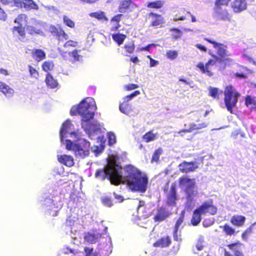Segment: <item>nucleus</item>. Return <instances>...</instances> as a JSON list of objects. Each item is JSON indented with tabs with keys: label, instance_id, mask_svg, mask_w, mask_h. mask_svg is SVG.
<instances>
[{
	"label": "nucleus",
	"instance_id": "9b49d317",
	"mask_svg": "<svg viewBox=\"0 0 256 256\" xmlns=\"http://www.w3.org/2000/svg\"><path fill=\"white\" fill-rule=\"evenodd\" d=\"M178 196L176 194V184L174 182L172 184L169 192L166 196V205L174 207L176 205Z\"/></svg>",
	"mask_w": 256,
	"mask_h": 256
},
{
	"label": "nucleus",
	"instance_id": "ddd939ff",
	"mask_svg": "<svg viewBox=\"0 0 256 256\" xmlns=\"http://www.w3.org/2000/svg\"><path fill=\"white\" fill-rule=\"evenodd\" d=\"M67 250L65 253L68 254L70 252L72 254V256H97V254L94 252V248H92L84 247V253L82 251L70 248H67Z\"/></svg>",
	"mask_w": 256,
	"mask_h": 256
},
{
	"label": "nucleus",
	"instance_id": "0eeeda50",
	"mask_svg": "<svg viewBox=\"0 0 256 256\" xmlns=\"http://www.w3.org/2000/svg\"><path fill=\"white\" fill-rule=\"evenodd\" d=\"M180 186H184V192L188 199H192L196 194V190H194L196 183L194 179H191L186 176H182L178 179Z\"/></svg>",
	"mask_w": 256,
	"mask_h": 256
},
{
	"label": "nucleus",
	"instance_id": "6ab92c4d",
	"mask_svg": "<svg viewBox=\"0 0 256 256\" xmlns=\"http://www.w3.org/2000/svg\"><path fill=\"white\" fill-rule=\"evenodd\" d=\"M172 244V238L169 236H162L156 241L152 244L156 248H168Z\"/></svg>",
	"mask_w": 256,
	"mask_h": 256
},
{
	"label": "nucleus",
	"instance_id": "4468645a",
	"mask_svg": "<svg viewBox=\"0 0 256 256\" xmlns=\"http://www.w3.org/2000/svg\"><path fill=\"white\" fill-rule=\"evenodd\" d=\"M198 168L196 162L184 161L178 165L179 170L182 173H188L195 171Z\"/></svg>",
	"mask_w": 256,
	"mask_h": 256
},
{
	"label": "nucleus",
	"instance_id": "f8f14e48",
	"mask_svg": "<svg viewBox=\"0 0 256 256\" xmlns=\"http://www.w3.org/2000/svg\"><path fill=\"white\" fill-rule=\"evenodd\" d=\"M171 212L164 206L158 207L157 212L153 218L155 222H160L166 220L170 215Z\"/></svg>",
	"mask_w": 256,
	"mask_h": 256
},
{
	"label": "nucleus",
	"instance_id": "5fc2aeb1",
	"mask_svg": "<svg viewBox=\"0 0 256 256\" xmlns=\"http://www.w3.org/2000/svg\"><path fill=\"white\" fill-rule=\"evenodd\" d=\"M28 70L30 74L32 76L36 78L38 76V72L35 68L32 67V66H28Z\"/></svg>",
	"mask_w": 256,
	"mask_h": 256
},
{
	"label": "nucleus",
	"instance_id": "39448f33",
	"mask_svg": "<svg viewBox=\"0 0 256 256\" xmlns=\"http://www.w3.org/2000/svg\"><path fill=\"white\" fill-rule=\"evenodd\" d=\"M66 146L68 150H72L74 152L76 158H84L90 154V143L88 142L83 140L78 144H74L72 140H66Z\"/></svg>",
	"mask_w": 256,
	"mask_h": 256
},
{
	"label": "nucleus",
	"instance_id": "7c9ffc66",
	"mask_svg": "<svg viewBox=\"0 0 256 256\" xmlns=\"http://www.w3.org/2000/svg\"><path fill=\"white\" fill-rule=\"evenodd\" d=\"M26 30L30 35L40 34L42 33V28L38 24H36V26H26Z\"/></svg>",
	"mask_w": 256,
	"mask_h": 256
},
{
	"label": "nucleus",
	"instance_id": "bb28decb",
	"mask_svg": "<svg viewBox=\"0 0 256 256\" xmlns=\"http://www.w3.org/2000/svg\"><path fill=\"white\" fill-rule=\"evenodd\" d=\"M21 6H23L26 10H38V4L33 0H23L20 2Z\"/></svg>",
	"mask_w": 256,
	"mask_h": 256
},
{
	"label": "nucleus",
	"instance_id": "774afa93",
	"mask_svg": "<svg viewBox=\"0 0 256 256\" xmlns=\"http://www.w3.org/2000/svg\"><path fill=\"white\" fill-rule=\"evenodd\" d=\"M234 256H244V254L240 250H235L234 252Z\"/></svg>",
	"mask_w": 256,
	"mask_h": 256
},
{
	"label": "nucleus",
	"instance_id": "3c124183",
	"mask_svg": "<svg viewBox=\"0 0 256 256\" xmlns=\"http://www.w3.org/2000/svg\"><path fill=\"white\" fill-rule=\"evenodd\" d=\"M80 52V50H74L70 52L71 56L75 60L78 61L82 58V56L78 54Z\"/></svg>",
	"mask_w": 256,
	"mask_h": 256
},
{
	"label": "nucleus",
	"instance_id": "a18cd8bd",
	"mask_svg": "<svg viewBox=\"0 0 256 256\" xmlns=\"http://www.w3.org/2000/svg\"><path fill=\"white\" fill-rule=\"evenodd\" d=\"M62 19L64 24L70 28H74L75 27V22L68 16H64Z\"/></svg>",
	"mask_w": 256,
	"mask_h": 256
},
{
	"label": "nucleus",
	"instance_id": "9d476101",
	"mask_svg": "<svg viewBox=\"0 0 256 256\" xmlns=\"http://www.w3.org/2000/svg\"><path fill=\"white\" fill-rule=\"evenodd\" d=\"M148 17L150 19V22L149 27L154 28H161L162 25L165 22L164 18L162 15L150 12L148 14Z\"/></svg>",
	"mask_w": 256,
	"mask_h": 256
},
{
	"label": "nucleus",
	"instance_id": "ea45409f",
	"mask_svg": "<svg viewBox=\"0 0 256 256\" xmlns=\"http://www.w3.org/2000/svg\"><path fill=\"white\" fill-rule=\"evenodd\" d=\"M42 67L43 70L48 72L54 69V64L52 61H45L42 63Z\"/></svg>",
	"mask_w": 256,
	"mask_h": 256
},
{
	"label": "nucleus",
	"instance_id": "49530a36",
	"mask_svg": "<svg viewBox=\"0 0 256 256\" xmlns=\"http://www.w3.org/2000/svg\"><path fill=\"white\" fill-rule=\"evenodd\" d=\"M102 204L106 206L110 207L113 205L112 201L110 197L106 196L101 198Z\"/></svg>",
	"mask_w": 256,
	"mask_h": 256
},
{
	"label": "nucleus",
	"instance_id": "c756f323",
	"mask_svg": "<svg viewBox=\"0 0 256 256\" xmlns=\"http://www.w3.org/2000/svg\"><path fill=\"white\" fill-rule=\"evenodd\" d=\"M128 102L124 100L123 102L120 104L119 106L120 112L126 114H128L132 110V105Z\"/></svg>",
	"mask_w": 256,
	"mask_h": 256
},
{
	"label": "nucleus",
	"instance_id": "20e7f679",
	"mask_svg": "<svg viewBox=\"0 0 256 256\" xmlns=\"http://www.w3.org/2000/svg\"><path fill=\"white\" fill-rule=\"evenodd\" d=\"M224 102L228 111L234 114V108H236L240 94L232 86H226L224 90Z\"/></svg>",
	"mask_w": 256,
	"mask_h": 256
},
{
	"label": "nucleus",
	"instance_id": "f257e3e1",
	"mask_svg": "<svg viewBox=\"0 0 256 256\" xmlns=\"http://www.w3.org/2000/svg\"><path fill=\"white\" fill-rule=\"evenodd\" d=\"M122 168L112 160L106 168L96 171L95 176L101 180L106 178L114 185H118L122 182L126 184L128 188L132 192L144 193L146 192L148 178L138 168L132 165H126L124 168V176L121 174Z\"/></svg>",
	"mask_w": 256,
	"mask_h": 256
},
{
	"label": "nucleus",
	"instance_id": "e2e57ef3",
	"mask_svg": "<svg viewBox=\"0 0 256 256\" xmlns=\"http://www.w3.org/2000/svg\"><path fill=\"white\" fill-rule=\"evenodd\" d=\"M196 47L198 48L203 52H206L207 50L206 48L204 46H202L201 44H196Z\"/></svg>",
	"mask_w": 256,
	"mask_h": 256
},
{
	"label": "nucleus",
	"instance_id": "f704fd0d",
	"mask_svg": "<svg viewBox=\"0 0 256 256\" xmlns=\"http://www.w3.org/2000/svg\"><path fill=\"white\" fill-rule=\"evenodd\" d=\"M12 32L14 34L15 32H16L18 34V36L22 38H24L26 36V33L25 31L24 27H22V26H14L12 28Z\"/></svg>",
	"mask_w": 256,
	"mask_h": 256
},
{
	"label": "nucleus",
	"instance_id": "4d7b16f0",
	"mask_svg": "<svg viewBox=\"0 0 256 256\" xmlns=\"http://www.w3.org/2000/svg\"><path fill=\"white\" fill-rule=\"evenodd\" d=\"M172 236L174 238V241L178 242H182V238L180 236L178 235V230H173L172 232Z\"/></svg>",
	"mask_w": 256,
	"mask_h": 256
},
{
	"label": "nucleus",
	"instance_id": "603ef678",
	"mask_svg": "<svg viewBox=\"0 0 256 256\" xmlns=\"http://www.w3.org/2000/svg\"><path fill=\"white\" fill-rule=\"evenodd\" d=\"M78 42L73 40H68L64 44V47L65 48L70 47H76L78 46Z\"/></svg>",
	"mask_w": 256,
	"mask_h": 256
},
{
	"label": "nucleus",
	"instance_id": "f3484780",
	"mask_svg": "<svg viewBox=\"0 0 256 256\" xmlns=\"http://www.w3.org/2000/svg\"><path fill=\"white\" fill-rule=\"evenodd\" d=\"M230 7L234 12L238 13L246 10L247 3L246 0H233Z\"/></svg>",
	"mask_w": 256,
	"mask_h": 256
},
{
	"label": "nucleus",
	"instance_id": "a878e982",
	"mask_svg": "<svg viewBox=\"0 0 256 256\" xmlns=\"http://www.w3.org/2000/svg\"><path fill=\"white\" fill-rule=\"evenodd\" d=\"M32 58L37 62H40L46 58V54L41 49H34L31 52Z\"/></svg>",
	"mask_w": 256,
	"mask_h": 256
},
{
	"label": "nucleus",
	"instance_id": "b1692460",
	"mask_svg": "<svg viewBox=\"0 0 256 256\" xmlns=\"http://www.w3.org/2000/svg\"><path fill=\"white\" fill-rule=\"evenodd\" d=\"M58 162L68 166H72L74 164L73 158L70 156L66 154L60 155L58 157Z\"/></svg>",
	"mask_w": 256,
	"mask_h": 256
},
{
	"label": "nucleus",
	"instance_id": "37998d69",
	"mask_svg": "<svg viewBox=\"0 0 256 256\" xmlns=\"http://www.w3.org/2000/svg\"><path fill=\"white\" fill-rule=\"evenodd\" d=\"M124 48L126 53V56H128V54H132L134 52L135 49V46L134 42H131L129 44H124Z\"/></svg>",
	"mask_w": 256,
	"mask_h": 256
},
{
	"label": "nucleus",
	"instance_id": "338daca9",
	"mask_svg": "<svg viewBox=\"0 0 256 256\" xmlns=\"http://www.w3.org/2000/svg\"><path fill=\"white\" fill-rule=\"evenodd\" d=\"M14 0H0V2L4 5L12 3Z\"/></svg>",
	"mask_w": 256,
	"mask_h": 256
},
{
	"label": "nucleus",
	"instance_id": "13d9d810",
	"mask_svg": "<svg viewBox=\"0 0 256 256\" xmlns=\"http://www.w3.org/2000/svg\"><path fill=\"white\" fill-rule=\"evenodd\" d=\"M242 246V244L239 241H238L236 242L232 243V244H228L227 247L230 250H234L235 246Z\"/></svg>",
	"mask_w": 256,
	"mask_h": 256
},
{
	"label": "nucleus",
	"instance_id": "c85d7f7f",
	"mask_svg": "<svg viewBox=\"0 0 256 256\" xmlns=\"http://www.w3.org/2000/svg\"><path fill=\"white\" fill-rule=\"evenodd\" d=\"M90 16L102 22H107L108 18L104 12L100 10L96 12H92L90 14Z\"/></svg>",
	"mask_w": 256,
	"mask_h": 256
},
{
	"label": "nucleus",
	"instance_id": "393cba45",
	"mask_svg": "<svg viewBox=\"0 0 256 256\" xmlns=\"http://www.w3.org/2000/svg\"><path fill=\"white\" fill-rule=\"evenodd\" d=\"M202 216L200 212L196 208L195 209L192 215V217L190 220V224L193 226H197L200 222L202 220Z\"/></svg>",
	"mask_w": 256,
	"mask_h": 256
},
{
	"label": "nucleus",
	"instance_id": "4c0bfd02",
	"mask_svg": "<svg viewBox=\"0 0 256 256\" xmlns=\"http://www.w3.org/2000/svg\"><path fill=\"white\" fill-rule=\"evenodd\" d=\"M14 22L15 23L18 24V26H22V24L28 22V16L24 14H20L15 18Z\"/></svg>",
	"mask_w": 256,
	"mask_h": 256
},
{
	"label": "nucleus",
	"instance_id": "cd10ccee",
	"mask_svg": "<svg viewBox=\"0 0 256 256\" xmlns=\"http://www.w3.org/2000/svg\"><path fill=\"white\" fill-rule=\"evenodd\" d=\"M46 83L47 86L50 88H56L58 84V81L49 72L46 74Z\"/></svg>",
	"mask_w": 256,
	"mask_h": 256
},
{
	"label": "nucleus",
	"instance_id": "09e8293b",
	"mask_svg": "<svg viewBox=\"0 0 256 256\" xmlns=\"http://www.w3.org/2000/svg\"><path fill=\"white\" fill-rule=\"evenodd\" d=\"M108 142L110 146H112L116 142V138L114 134L112 132L108 134Z\"/></svg>",
	"mask_w": 256,
	"mask_h": 256
},
{
	"label": "nucleus",
	"instance_id": "a211bd4d",
	"mask_svg": "<svg viewBox=\"0 0 256 256\" xmlns=\"http://www.w3.org/2000/svg\"><path fill=\"white\" fill-rule=\"evenodd\" d=\"M102 235L96 231L85 233L84 238L88 243L94 244L100 240Z\"/></svg>",
	"mask_w": 256,
	"mask_h": 256
},
{
	"label": "nucleus",
	"instance_id": "a19ab883",
	"mask_svg": "<svg viewBox=\"0 0 256 256\" xmlns=\"http://www.w3.org/2000/svg\"><path fill=\"white\" fill-rule=\"evenodd\" d=\"M156 136L153 134L152 130L146 132L143 136L142 139L146 142H148L154 140L156 139Z\"/></svg>",
	"mask_w": 256,
	"mask_h": 256
},
{
	"label": "nucleus",
	"instance_id": "c9c22d12",
	"mask_svg": "<svg viewBox=\"0 0 256 256\" xmlns=\"http://www.w3.org/2000/svg\"><path fill=\"white\" fill-rule=\"evenodd\" d=\"M164 4V2L161 0L154 2H150L147 3V7L150 8L159 9L162 8Z\"/></svg>",
	"mask_w": 256,
	"mask_h": 256
},
{
	"label": "nucleus",
	"instance_id": "412c9836",
	"mask_svg": "<svg viewBox=\"0 0 256 256\" xmlns=\"http://www.w3.org/2000/svg\"><path fill=\"white\" fill-rule=\"evenodd\" d=\"M0 91L6 97H11L14 94V90L6 83L0 81Z\"/></svg>",
	"mask_w": 256,
	"mask_h": 256
},
{
	"label": "nucleus",
	"instance_id": "c03bdc74",
	"mask_svg": "<svg viewBox=\"0 0 256 256\" xmlns=\"http://www.w3.org/2000/svg\"><path fill=\"white\" fill-rule=\"evenodd\" d=\"M256 224L254 222L242 234V238L244 240H246L249 234L252 232L253 226Z\"/></svg>",
	"mask_w": 256,
	"mask_h": 256
},
{
	"label": "nucleus",
	"instance_id": "79ce46f5",
	"mask_svg": "<svg viewBox=\"0 0 256 256\" xmlns=\"http://www.w3.org/2000/svg\"><path fill=\"white\" fill-rule=\"evenodd\" d=\"M162 152V149L161 148H159L156 150L152 156L151 158V162H158L159 160L160 156Z\"/></svg>",
	"mask_w": 256,
	"mask_h": 256
},
{
	"label": "nucleus",
	"instance_id": "f03ea898",
	"mask_svg": "<svg viewBox=\"0 0 256 256\" xmlns=\"http://www.w3.org/2000/svg\"><path fill=\"white\" fill-rule=\"evenodd\" d=\"M204 40L213 44L214 48L216 50L217 56L212 54L211 56L214 59L208 60L205 64L202 62H200L196 64V66L202 73L206 74L208 76H213V72H212L211 67L214 66L217 62L220 64H224L226 66L230 64L232 62V60L229 58L230 54H229L227 51L226 45L218 43L208 38H204Z\"/></svg>",
	"mask_w": 256,
	"mask_h": 256
},
{
	"label": "nucleus",
	"instance_id": "680f3d73",
	"mask_svg": "<svg viewBox=\"0 0 256 256\" xmlns=\"http://www.w3.org/2000/svg\"><path fill=\"white\" fill-rule=\"evenodd\" d=\"M158 61L153 59L152 58H150V67L155 66L156 65L158 64Z\"/></svg>",
	"mask_w": 256,
	"mask_h": 256
},
{
	"label": "nucleus",
	"instance_id": "aec40b11",
	"mask_svg": "<svg viewBox=\"0 0 256 256\" xmlns=\"http://www.w3.org/2000/svg\"><path fill=\"white\" fill-rule=\"evenodd\" d=\"M246 218L242 215H234L230 220L231 224L236 226H242L246 222Z\"/></svg>",
	"mask_w": 256,
	"mask_h": 256
},
{
	"label": "nucleus",
	"instance_id": "423d86ee",
	"mask_svg": "<svg viewBox=\"0 0 256 256\" xmlns=\"http://www.w3.org/2000/svg\"><path fill=\"white\" fill-rule=\"evenodd\" d=\"M232 0H216L214 8V14L224 20H230V16L228 10L223 6H228Z\"/></svg>",
	"mask_w": 256,
	"mask_h": 256
},
{
	"label": "nucleus",
	"instance_id": "58836bf2",
	"mask_svg": "<svg viewBox=\"0 0 256 256\" xmlns=\"http://www.w3.org/2000/svg\"><path fill=\"white\" fill-rule=\"evenodd\" d=\"M222 91L216 88L210 87L209 90V96H211L214 99L218 100L220 97V95L222 94Z\"/></svg>",
	"mask_w": 256,
	"mask_h": 256
},
{
	"label": "nucleus",
	"instance_id": "de8ad7c7",
	"mask_svg": "<svg viewBox=\"0 0 256 256\" xmlns=\"http://www.w3.org/2000/svg\"><path fill=\"white\" fill-rule=\"evenodd\" d=\"M167 58L171 60L176 59L178 56V52L176 50H168L166 52Z\"/></svg>",
	"mask_w": 256,
	"mask_h": 256
},
{
	"label": "nucleus",
	"instance_id": "8fccbe9b",
	"mask_svg": "<svg viewBox=\"0 0 256 256\" xmlns=\"http://www.w3.org/2000/svg\"><path fill=\"white\" fill-rule=\"evenodd\" d=\"M171 32H174V33L172 34L173 38L176 40L180 38L182 36V32L176 28H173L170 30Z\"/></svg>",
	"mask_w": 256,
	"mask_h": 256
},
{
	"label": "nucleus",
	"instance_id": "e433bc0d",
	"mask_svg": "<svg viewBox=\"0 0 256 256\" xmlns=\"http://www.w3.org/2000/svg\"><path fill=\"white\" fill-rule=\"evenodd\" d=\"M185 216V211L183 210L180 214V216L176 220L174 226L173 230H178V231L179 228L180 226L182 225L184 220V218Z\"/></svg>",
	"mask_w": 256,
	"mask_h": 256
},
{
	"label": "nucleus",
	"instance_id": "864d4df0",
	"mask_svg": "<svg viewBox=\"0 0 256 256\" xmlns=\"http://www.w3.org/2000/svg\"><path fill=\"white\" fill-rule=\"evenodd\" d=\"M140 90H135L133 92L131 93L130 94L127 95L124 98V100L126 101H130V100H132L134 97L139 95L140 94Z\"/></svg>",
	"mask_w": 256,
	"mask_h": 256
},
{
	"label": "nucleus",
	"instance_id": "6e6552de",
	"mask_svg": "<svg viewBox=\"0 0 256 256\" xmlns=\"http://www.w3.org/2000/svg\"><path fill=\"white\" fill-rule=\"evenodd\" d=\"M197 208L201 214L204 216L206 214L214 216L216 214L218 211L217 208L214 204L213 200L212 199L204 202Z\"/></svg>",
	"mask_w": 256,
	"mask_h": 256
},
{
	"label": "nucleus",
	"instance_id": "7ed1b4c3",
	"mask_svg": "<svg viewBox=\"0 0 256 256\" xmlns=\"http://www.w3.org/2000/svg\"><path fill=\"white\" fill-rule=\"evenodd\" d=\"M79 115L82 116L81 125L84 130L88 134L100 130V124L97 120H92L96 109L95 104L88 102L85 99L79 104Z\"/></svg>",
	"mask_w": 256,
	"mask_h": 256
},
{
	"label": "nucleus",
	"instance_id": "2f4dec72",
	"mask_svg": "<svg viewBox=\"0 0 256 256\" xmlns=\"http://www.w3.org/2000/svg\"><path fill=\"white\" fill-rule=\"evenodd\" d=\"M113 40L118 46L121 45L126 38V35L123 34L117 33L112 35Z\"/></svg>",
	"mask_w": 256,
	"mask_h": 256
},
{
	"label": "nucleus",
	"instance_id": "473e14b6",
	"mask_svg": "<svg viewBox=\"0 0 256 256\" xmlns=\"http://www.w3.org/2000/svg\"><path fill=\"white\" fill-rule=\"evenodd\" d=\"M220 228H222L226 236H232L236 234L235 230L227 223L222 226H220Z\"/></svg>",
	"mask_w": 256,
	"mask_h": 256
},
{
	"label": "nucleus",
	"instance_id": "2eb2a0df",
	"mask_svg": "<svg viewBox=\"0 0 256 256\" xmlns=\"http://www.w3.org/2000/svg\"><path fill=\"white\" fill-rule=\"evenodd\" d=\"M207 124L204 122L198 124L192 122L189 124V128H188L180 130L178 132V134L180 136H184V133H190L194 130H198L205 128Z\"/></svg>",
	"mask_w": 256,
	"mask_h": 256
},
{
	"label": "nucleus",
	"instance_id": "72a5a7b5",
	"mask_svg": "<svg viewBox=\"0 0 256 256\" xmlns=\"http://www.w3.org/2000/svg\"><path fill=\"white\" fill-rule=\"evenodd\" d=\"M122 16L123 15L122 14H117L110 19L111 22H115L116 23V25L115 26L112 27L111 28L112 31H116L118 30L120 27V24L119 23L120 22Z\"/></svg>",
	"mask_w": 256,
	"mask_h": 256
},
{
	"label": "nucleus",
	"instance_id": "dca6fc26",
	"mask_svg": "<svg viewBox=\"0 0 256 256\" xmlns=\"http://www.w3.org/2000/svg\"><path fill=\"white\" fill-rule=\"evenodd\" d=\"M137 7L138 6L132 0H124L120 2L118 10L120 12H125L128 10L132 11Z\"/></svg>",
	"mask_w": 256,
	"mask_h": 256
},
{
	"label": "nucleus",
	"instance_id": "1a4fd4ad",
	"mask_svg": "<svg viewBox=\"0 0 256 256\" xmlns=\"http://www.w3.org/2000/svg\"><path fill=\"white\" fill-rule=\"evenodd\" d=\"M49 30L51 35L58 40V44L68 38V34L61 28H57L55 26L51 25Z\"/></svg>",
	"mask_w": 256,
	"mask_h": 256
},
{
	"label": "nucleus",
	"instance_id": "6e6d98bb",
	"mask_svg": "<svg viewBox=\"0 0 256 256\" xmlns=\"http://www.w3.org/2000/svg\"><path fill=\"white\" fill-rule=\"evenodd\" d=\"M139 86L138 84H128L124 86V88L127 91L136 89Z\"/></svg>",
	"mask_w": 256,
	"mask_h": 256
},
{
	"label": "nucleus",
	"instance_id": "4be33fe9",
	"mask_svg": "<svg viewBox=\"0 0 256 256\" xmlns=\"http://www.w3.org/2000/svg\"><path fill=\"white\" fill-rule=\"evenodd\" d=\"M72 126V124L69 120H66L62 124L60 130V140L62 142H63L64 138L66 137V134L69 132Z\"/></svg>",
	"mask_w": 256,
	"mask_h": 256
},
{
	"label": "nucleus",
	"instance_id": "0e129e2a",
	"mask_svg": "<svg viewBox=\"0 0 256 256\" xmlns=\"http://www.w3.org/2000/svg\"><path fill=\"white\" fill-rule=\"evenodd\" d=\"M114 198L118 200L119 202H122L124 200V198H123V197L120 196V195H118V194H116L115 192H114Z\"/></svg>",
	"mask_w": 256,
	"mask_h": 256
},
{
	"label": "nucleus",
	"instance_id": "69168bd1",
	"mask_svg": "<svg viewBox=\"0 0 256 256\" xmlns=\"http://www.w3.org/2000/svg\"><path fill=\"white\" fill-rule=\"evenodd\" d=\"M235 76L236 77H238V78H247V76L245 74H244V73H238V72H236L235 74Z\"/></svg>",
	"mask_w": 256,
	"mask_h": 256
},
{
	"label": "nucleus",
	"instance_id": "5701e85b",
	"mask_svg": "<svg viewBox=\"0 0 256 256\" xmlns=\"http://www.w3.org/2000/svg\"><path fill=\"white\" fill-rule=\"evenodd\" d=\"M244 104L252 110H256V97L251 95H246L245 97Z\"/></svg>",
	"mask_w": 256,
	"mask_h": 256
},
{
	"label": "nucleus",
	"instance_id": "bf43d9fd",
	"mask_svg": "<svg viewBox=\"0 0 256 256\" xmlns=\"http://www.w3.org/2000/svg\"><path fill=\"white\" fill-rule=\"evenodd\" d=\"M70 113L72 116H75L77 114H79V105L73 106L70 110Z\"/></svg>",
	"mask_w": 256,
	"mask_h": 256
},
{
	"label": "nucleus",
	"instance_id": "052dcab7",
	"mask_svg": "<svg viewBox=\"0 0 256 256\" xmlns=\"http://www.w3.org/2000/svg\"><path fill=\"white\" fill-rule=\"evenodd\" d=\"M153 46H155V44H153V43L150 44H148L147 46H144V47L139 48V50L140 51H144V50L149 51L150 48Z\"/></svg>",
	"mask_w": 256,
	"mask_h": 256
}]
</instances>
